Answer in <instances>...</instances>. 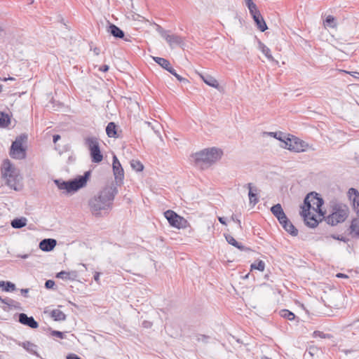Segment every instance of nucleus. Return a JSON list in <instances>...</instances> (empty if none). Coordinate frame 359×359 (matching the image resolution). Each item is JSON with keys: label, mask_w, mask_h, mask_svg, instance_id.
<instances>
[{"label": "nucleus", "mask_w": 359, "mask_h": 359, "mask_svg": "<svg viewBox=\"0 0 359 359\" xmlns=\"http://www.w3.org/2000/svg\"><path fill=\"white\" fill-rule=\"evenodd\" d=\"M117 193V187L113 184L103 187L88 201V206L92 214L97 217L102 215V211L106 212L111 210Z\"/></svg>", "instance_id": "1"}, {"label": "nucleus", "mask_w": 359, "mask_h": 359, "mask_svg": "<svg viewBox=\"0 0 359 359\" xmlns=\"http://www.w3.org/2000/svg\"><path fill=\"white\" fill-rule=\"evenodd\" d=\"M222 151L219 149L212 147L205 149L193 155L195 164L203 168V165L210 166L219 160L222 156Z\"/></svg>", "instance_id": "2"}, {"label": "nucleus", "mask_w": 359, "mask_h": 359, "mask_svg": "<svg viewBox=\"0 0 359 359\" xmlns=\"http://www.w3.org/2000/svg\"><path fill=\"white\" fill-rule=\"evenodd\" d=\"M90 175L91 171L88 170L83 175H79L73 180L68 181L55 180L54 182L59 189L65 190L67 193H74L86 187Z\"/></svg>", "instance_id": "3"}, {"label": "nucleus", "mask_w": 359, "mask_h": 359, "mask_svg": "<svg viewBox=\"0 0 359 359\" xmlns=\"http://www.w3.org/2000/svg\"><path fill=\"white\" fill-rule=\"evenodd\" d=\"M1 175L6 180V184L10 188L18 191V183L20 181L19 170L11 163L10 160L6 159L1 165Z\"/></svg>", "instance_id": "4"}, {"label": "nucleus", "mask_w": 359, "mask_h": 359, "mask_svg": "<svg viewBox=\"0 0 359 359\" xmlns=\"http://www.w3.org/2000/svg\"><path fill=\"white\" fill-rule=\"evenodd\" d=\"M84 144L90 151L92 162L100 163L103 159V156L100 151L98 139L96 137H88L85 139Z\"/></svg>", "instance_id": "5"}, {"label": "nucleus", "mask_w": 359, "mask_h": 359, "mask_svg": "<svg viewBox=\"0 0 359 359\" xmlns=\"http://www.w3.org/2000/svg\"><path fill=\"white\" fill-rule=\"evenodd\" d=\"M27 139V136L25 134H22L17 137L15 140L13 142L10 156L16 159H23L26 156V151L23 147L22 144Z\"/></svg>", "instance_id": "6"}, {"label": "nucleus", "mask_w": 359, "mask_h": 359, "mask_svg": "<svg viewBox=\"0 0 359 359\" xmlns=\"http://www.w3.org/2000/svg\"><path fill=\"white\" fill-rule=\"evenodd\" d=\"M281 147L299 153L305 151L309 147V144L298 137L292 135L291 137H287L286 140H283Z\"/></svg>", "instance_id": "7"}, {"label": "nucleus", "mask_w": 359, "mask_h": 359, "mask_svg": "<svg viewBox=\"0 0 359 359\" xmlns=\"http://www.w3.org/2000/svg\"><path fill=\"white\" fill-rule=\"evenodd\" d=\"M323 203V198H320L317 193L311 192L308 194L304 198V205L302 206V209L304 208L306 210H310L311 208H313L314 210L323 215V212L320 209Z\"/></svg>", "instance_id": "8"}, {"label": "nucleus", "mask_w": 359, "mask_h": 359, "mask_svg": "<svg viewBox=\"0 0 359 359\" xmlns=\"http://www.w3.org/2000/svg\"><path fill=\"white\" fill-rule=\"evenodd\" d=\"M348 216V210L346 205H336L333 208V212L330 215L326 220L328 224L334 226L338 223L344 222Z\"/></svg>", "instance_id": "9"}, {"label": "nucleus", "mask_w": 359, "mask_h": 359, "mask_svg": "<svg viewBox=\"0 0 359 359\" xmlns=\"http://www.w3.org/2000/svg\"><path fill=\"white\" fill-rule=\"evenodd\" d=\"M165 217L168 219L170 226L177 229H185L188 226V222L184 217L178 215L175 212L168 210L164 212Z\"/></svg>", "instance_id": "10"}, {"label": "nucleus", "mask_w": 359, "mask_h": 359, "mask_svg": "<svg viewBox=\"0 0 359 359\" xmlns=\"http://www.w3.org/2000/svg\"><path fill=\"white\" fill-rule=\"evenodd\" d=\"M112 168L116 184H121L124 177V171L121 163L115 155L113 156Z\"/></svg>", "instance_id": "11"}, {"label": "nucleus", "mask_w": 359, "mask_h": 359, "mask_svg": "<svg viewBox=\"0 0 359 359\" xmlns=\"http://www.w3.org/2000/svg\"><path fill=\"white\" fill-rule=\"evenodd\" d=\"M301 215L304 217V220L308 226L314 228L318 226V222L314 215H311L310 210H306L303 208Z\"/></svg>", "instance_id": "12"}, {"label": "nucleus", "mask_w": 359, "mask_h": 359, "mask_svg": "<svg viewBox=\"0 0 359 359\" xmlns=\"http://www.w3.org/2000/svg\"><path fill=\"white\" fill-rule=\"evenodd\" d=\"M250 14L252 16L257 28L261 32H264L268 29L265 20L258 9L254 11L253 13H250Z\"/></svg>", "instance_id": "13"}, {"label": "nucleus", "mask_w": 359, "mask_h": 359, "mask_svg": "<svg viewBox=\"0 0 359 359\" xmlns=\"http://www.w3.org/2000/svg\"><path fill=\"white\" fill-rule=\"evenodd\" d=\"M18 321L25 325L31 328L36 329L39 327V323L32 316L29 317L27 314L21 313L18 316Z\"/></svg>", "instance_id": "14"}, {"label": "nucleus", "mask_w": 359, "mask_h": 359, "mask_svg": "<svg viewBox=\"0 0 359 359\" xmlns=\"http://www.w3.org/2000/svg\"><path fill=\"white\" fill-rule=\"evenodd\" d=\"M279 223L282 225L283 228L288 232L290 235L293 236H296L298 234V230L296 227L292 224V222L289 220L287 216H285V218L281 219L278 221Z\"/></svg>", "instance_id": "15"}, {"label": "nucleus", "mask_w": 359, "mask_h": 359, "mask_svg": "<svg viewBox=\"0 0 359 359\" xmlns=\"http://www.w3.org/2000/svg\"><path fill=\"white\" fill-rule=\"evenodd\" d=\"M164 39L167 41L171 48H174L175 46H181L184 43L182 37L176 34H167Z\"/></svg>", "instance_id": "16"}, {"label": "nucleus", "mask_w": 359, "mask_h": 359, "mask_svg": "<svg viewBox=\"0 0 359 359\" xmlns=\"http://www.w3.org/2000/svg\"><path fill=\"white\" fill-rule=\"evenodd\" d=\"M57 245L54 238H44L39 243V248L43 252H50Z\"/></svg>", "instance_id": "17"}, {"label": "nucleus", "mask_w": 359, "mask_h": 359, "mask_svg": "<svg viewBox=\"0 0 359 359\" xmlns=\"http://www.w3.org/2000/svg\"><path fill=\"white\" fill-rule=\"evenodd\" d=\"M348 195L350 201H352L354 210L359 215V192L354 188L349 189Z\"/></svg>", "instance_id": "18"}, {"label": "nucleus", "mask_w": 359, "mask_h": 359, "mask_svg": "<svg viewBox=\"0 0 359 359\" xmlns=\"http://www.w3.org/2000/svg\"><path fill=\"white\" fill-rule=\"evenodd\" d=\"M249 189L248 192V196L250 200V203L252 204L253 205H256L259 202L258 198V189L255 187L252 186V183H248L246 184Z\"/></svg>", "instance_id": "19"}, {"label": "nucleus", "mask_w": 359, "mask_h": 359, "mask_svg": "<svg viewBox=\"0 0 359 359\" xmlns=\"http://www.w3.org/2000/svg\"><path fill=\"white\" fill-rule=\"evenodd\" d=\"M56 277L65 280H76L78 278V273L76 271H62L57 273Z\"/></svg>", "instance_id": "20"}, {"label": "nucleus", "mask_w": 359, "mask_h": 359, "mask_svg": "<svg viewBox=\"0 0 359 359\" xmlns=\"http://www.w3.org/2000/svg\"><path fill=\"white\" fill-rule=\"evenodd\" d=\"M16 344L18 346L24 348L29 353L35 355H38L37 346L35 345L34 344H33L29 341H23V342L17 341Z\"/></svg>", "instance_id": "21"}, {"label": "nucleus", "mask_w": 359, "mask_h": 359, "mask_svg": "<svg viewBox=\"0 0 359 359\" xmlns=\"http://www.w3.org/2000/svg\"><path fill=\"white\" fill-rule=\"evenodd\" d=\"M107 32H109L114 37L118 39H123L125 36L124 32L122 29L111 23H109Z\"/></svg>", "instance_id": "22"}, {"label": "nucleus", "mask_w": 359, "mask_h": 359, "mask_svg": "<svg viewBox=\"0 0 359 359\" xmlns=\"http://www.w3.org/2000/svg\"><path fill=\"white\" fill-rule=\"evenodd\" d=\"M225 238L227 243L235 248H238L241 251H249L250 249L243 245L241 243L238 242L231 235L226 234L225 235Z\"/></svg>", "instance_id": "23"}, {"label": "nucleus", "mask_w": 359, "mask_h": 359, "mask_svg": "<svg viewBox=\"0 0 359 359\" xmlns=\"http://www.w3.org/2000/svg\"><path fill=\"white\" fill-rule=\"evenodd\" d=\"M271 212L278 219V221L283 218L284 219L285 216L286 215L280 203L273 205L271 208Z\"/></svg>", "instance_id": "24"}, {"label": "nucleus", "mask_w": 359, "mask_h": 359, "mask_svg": "<svg viewBox=\"0 0 359 359\" xmlns=\"http://www.w3.org/2000/svg\"><path fill=\"white\" fill-rule=\"evenodd\" d=\"M202 80L208 86L215 88H218L219 85L218 81L210 75H201Z\"/></svg>", "instance_id": "25"}, {"label": "nucleus", "mask_w": 359, "mask_h": 359, "mask_svg": "<svg viewBox=\"0 0 359 359\" xmlns=\"http://www.w3.org/2000/svg\"><path fill=\"white\" fill-rule=\"evenodd\" d=\"M0 288L2 289L4 292H13L16 290L15 285L10 281H4L1 280L0 281Z\"/></svg>", "instance_id": "26"}, {"label": "nucleus", "mask_w": 359, "mask_h": 359, "mask_svg": "<svg viewBox=\"0 0 359 359\" xmlns=\"http://www.w3.org/2000/svg\"><path fill=\"white\" fill-rule=\"evenodd\" d=\"M153 60L164 69L168 71L171 68L170 62L167 59L160 57H153Z\"/></svg>", "instance_id": "27"}, {"label": "nucleus", "mask_w": 359, "mask_h": 359, "mask_svg": "<svg viewBox=\"0 0 359 359\" xmlns=\"http://www.w3.org/2000/svg\"><path fill=\"white\" fill-rule=\"evenodd\" d=\"M351 233L353 236L359 237V217L352 220L350 226Z\"/></svg>", "instance_id": "28"}, {"label": "nucleus", "mask_w": 359, "mask_h": 359, "mask_svg": "<svg viewBox=\"0 0 359 359\" xmlns=\"http://www.w3.org/2000/svg\"><path fill=\"white\" fill-rule=\"evenodd\" d=\"M106 133L109 137H116V125L114 122H110L106 127Z\"/></svg>", "instance_id": "29"}, {"label": "nucleus", "mask_w": 359, "mask_h": 359, "mask_svg": "<svg viewBox=\"0 0 359 359\" xmlns=\"http://www.w3.org/2000/svg\"><path fill=\"white\" fill-rule=\"evenodd\" d=\"M27 224V219L25 217L16 218L12 220L11 226L14 229H20L25 226Z\"/></svg>", "instance_id": "30"}, {"label": "nucleus", "mask_w": 359, "mask_h": 359, "mask_svg": "<svg viewBox=\"0 0 359 359\" xmlns=\"http://www.w3.org/2000/svg\"><path fill=\"white\" fill-rule=\"evenodd\" d=\"M50 316L55 321H61L66 319V315L59 309L53 310L51 311Z\"/></svg>", "instance_id": "31"}, {"label": "nucleus", "mask_w": 359, "mask_h": 359, "mask_svg": "<svg viewBox=\"0 0 359 359\" xmlns=\"http://www.w3.org/2000/svg\"><path fill=\"white\" fill-rule=\"evenodd\" d=\"M11 123V118L8 114L0 112V127L6 128Z\"/></svg>", "instance_id": "32"}, {"label": "nucleus", "mask_w": 359, "mask_h": 359, "mask_svg": "<svg viewBox=\"0 0 359 359\" xmlns=\"http://www.w3.org/2000/svg\"><path fill=\"white\" fill-rule=\"evenodd\" d=\"M259 48L263 54L271 61L273 60V57L271 54V50L265 46L262 42L259 41Z\"/></svg>", "instance_id": "33"}, {"label": "nucleus", "mask_w": 359, "mask_h": 359, "mask_svg": "<svg viewBox=\"0 0 359 359\" xmlns=\"http://www.w3.org/2000/svg\"><path fill=\"white\" fill-rule=\"evenodd\" d=\"M280 313L283 318L287 319L289 320H292L295 318V315L287 309L281 310Z\"/></svg>", "instance_id": "34"}, {"label": "nucleus", "mask_w": 359, "mask_h": 359, "mask_svg": "<svg viewBox=\"0 0 359 359\" xmlns=\"http://www.w3.org/2000/svg\"><path fill=\"white\" fill-rule=\"evenodd\" d=\"M325 24L332 28L336 27L337 26L336 20L332 15H328L326 17Z\"/></svg>", "instance_id": "35"}, {"label": "nucleus", "mask_w": 359, "mask_h": 359, "mask_svg": "<svg viewBox=\"0 0 359 359\" xmlns=\"http://www.w3.org/2000/svg\"><path fill=\"white\" fill-rule=\"evenodd\" d=\"M168 72H170V74H172L179 81L183 82V83H188L189 82V81L187 79L183 78L180 75H179L176 72L175 69H173L172 67H171V68H170V69H168Z\"/></svg>", "instance_id": "36"}, {"label": "nucleus", "mask_w": 359, "mask_h": 359, "mask_svg": "<svg viewBox=\"0 0 359 359\" xmlns=\"http://www.w3.org/2000/svg\"><path fill=\"white\" fill-rule=\"evenodd\" d=\"M265 268V264L263 261L259 260L257 262H255L251 264V269H257L260 271H263Z\"/></svg>", "instance_id": "37"}, {"label": "nucleus", "mask_w": 359, "mask_h": 359, "mask_svg": "<svg viewBox=\"0 0 359 359\" xmlns=\"http://www.w3.org/2000/svg\"><path fill=\"white\" fill-rule=\"evenodd\" d=\"M131 166L136 171H142L144 168L143 165L138 161H132Z\"/></svg>", "instance_id": "38"}, {"label": "nucleus", "mask_w": 359, "mask_h": 359, "mask_svg": "<svg viewBox=\"0 0 359 359\" xmlns=\"http://www.w3.org/2000/svg\"><path fill=\"white\" fill-rule=\"evenodd\" d=\"M246 6H248L250 13H253L254 11L257 9L256 4L252 0H245Z\"/></svg>", "instance_id": "39"}, {"label": "nucleus", "mask_w": 359, "mask_h": 359, "mask_svg": "<svg viewBox=\"0 0 359 359\" xmlns=\"http://www.w3.org/2000/svg\"><path fill=\"white\" fill-rule=\"evenodd\" d=\"M156 30L161 35L162 38H165L167 34L169 32L167 30H165L161 26L158 25H156Z\"/></svg>", "instance_id": "40"}, {"label": "nucleus", "mask_w": 359, "mask_h": 359, "mask_svg": "<svg viewBox=\"0 0 359 359\" xmlns=\"http://www.w3.org/2000/svg\"><path fill=\"white\" fill-rule=\"evenodd\" d=\"M313 336L314 337H320V338H323V339L330 338V337H331L330 334H325L323 332H320V331H318V330L314 331L313 333Z\"/></svg>", "instance_id": "41"}, {"label": "nucleus", "mask_w": 359, "mask_h": 359, "mask_svg": "<svg viewBox=\"0 0 359 359\" xmlns=\"http://www.w3.org/2000/svg\"><path fill=\"white\" fill-rule=\"evenodd\" d=\"M208 339H209V336H207L205 334H199L197 337L198 341H202L205 344L208 342Z\"/></svg>", "instance_id": "42"}, {"label": "nucleus", "mask_w": 359, "mask_h": 359, "mask_svg": "<svg viewBox=\"0 0 359 359\" xmlns=\"http://www.w3.org/2000/svg\"><path fill=\"white\" fill-rule=\"evenodd\" d=\"M51 335L53 337H59L60 339H63L65 337V334L63 332L57 330H53L51 332Z\"/></svg>", "instance_id": "43"}, {"label": "nucleus", "mask_w": 359, "mask_h": 359, "mask_svg": "<svg viewBox=\"0 0 359 359\" xmlns=\"http://www.w3.org/2000/svg\"><path fill=\"white\" fill-rule=\"evenodd\" d=\"M55 285V282L53 280H48L45 283V287L47 289H52V288H53Z\"/></svg>", "instance_id": "44"}, {"label": "nucleus", "mask_w": 359, "mask_h": 359, "mask_svg": "<svg viewBox=\"0 0 359 359\" xmlns=\"http://www.w3.org/2000/svg\"><path fill=\"white\" fill-rule=\"evenodd\" d=\"M271 134L273 135V136L274 137H276V139L280 140L282 143H283V140H285V139L283 138V134L282 133H271Z\"/></svg>", "instance_id": "45"}, {"label": "nucleus", "mask_w": 359, "mask_h": 359, "mask_svg": "<svg viewBox=\"0 0 359 359\" xmlns=\"http://www.w3.org/2000/svg\"><path fill=\"white\" fill-rule=\"evenodd\" d=\"M66 359H81V358L75 353H70L67 355Z\"/></svg>", "instance_id": "46"}, {"label": "nucleus", "mask_w": 359, "mask_h": 359, "mask_svg": "<svg viewBox=\"0 0 359 359\" xmlns=\"http://www.w3.org/2000/svg\"><path fill=\"white\" fill-rule=\"evenodd\" d=\"M109 67L107 65H104L99 67V70L102 72H107L109 70Z\"/></svg>", "instance_id": "47"}, {"label": "nucleus", "mask_w": 359, "mask_h": 359, "mask_svg": "<svg viewBox=\"0 0 359 359\" xmlns=\"http://www.w3.org/2000/svg\"><path fill=\"white\" fill-rule=\"evenodd\" d=\"M100 272H95L94 274V280L97 283H99V282H100Z\"/></svg>", "instance_id": "48"}, {"label": "nucleus", "mask_w": 359, "mask_h": 359, "mask_svg": "<svg viewBox=\"0 0 359 359\" xmlns=\"http://www.w3.org/2000/svg\"><path fill=\"white\" fill-rule=\"evenodd\" d=\"M231 219H232V220H233V221L236 222L238 224V227H239L240 229H241V228H242V226H241V220H240V219H235V218H234V215H232Z\"/></svg>", "instance_id": "49"}, {"label": "nucleus", "mask_w": 359, "mask_h": 359, "mask_svg": "<svg viewBox=\"0 0 359 359\" xmlns=\"http://www.w3.org/2000/svg\"><path fill=\"white\" fill-rule=\"evenodd\" d=\"M61 137L60 135H54L53 137V140L54 143H56L59 140H60Z\"/></svg>", "instance_id": "50"}, {"label": "nucleus", "mask_w": 359, "mask_h": 359, "mask_svg": "<svg viewBox=\"0 0 359 359\" xmlns=\"http://www.w3.org/2000/svg\"><path fill=\"white\" fill-rule=\"evenodd\" d=\"M93 53H95V55H98L100 53V50L99 48L97 47H95L93 49Z\"/></svg>", "instance_id": "51"}, {"label": "nucleus", "mask_w": 359, "mask_h": 359, "mask_svg": "<svg viewBox=\"0 0 359 359\" xmlns=\"http://www.w3.org/2000/svg\"><path fill=\"white\" fill-rule=\"evenodd\" d=\"M21 293L22 295H24L25 297H27V294L29 292V289H21L20 290Z\"/></svg>", "instance_id": "52"}, {"label": "nucleus", "mask_w": 359, "mask_h": 359, "mask_svg": "<svg viewBox=\"0 0 359 359\" xmlns=\"http://www.w3.org/2000/svg\"><path fill=\"white\" fill-rule=\"evenodd\" d=\"M351 75H352L353 76H354L355 78L359 79V72H351V73H349Z\"/></svg>", "instance_id": "53"}, {"label": "nucleus", "mask_w": 359, "mask_h": 359, "mask_svg": "<svg viewBox=\"0 0 359 359\" xmlns=\"http://www.w3.org/2000/svg\"><path fill=\"white\" fill-rule=\"evenodd\" d=\"M218 219H219V222H220L221 224H224V225H226V219H225V218H224V217H219V218H218Z\"/></svg>", "instance_id": "54"}, {"label": "nucleus", "mask_w": 359, "mask_h": 359, "mask_svg": "<svg viewBox=\"0 0 359 359\" xmlns=\"http://www.w3.org/2000/svg\"><path fill=\"white\" fill-rule=\"evenodd\" d=\"M337 278H348V276L344 273H339L336 276Z\"/></svg>", "instance_id": "55"}, {"label": "nucleus", "mask_w": 359, "mask_h": 359, "mask_svg": "<svg viewBox=\"0 0 359 359\" xmlns=\"http://www.w3.org/2000/svg\"><path fill=\"white\" fill-rule=\"evenodd\" d=\"M332 238H334V239H337V240H339V241H345V238H340L339 236H332Z\"/></svg>", "instance_id": "56"}, {"label": "nucleus", "mask_w": 359, "mask_h": 359, "mask_svg": "<svg viewBox=\"0 0 359 359\" xmlns=\"http://www.w3.org/2000/svg\"><path fill=\"white\" fill-rule=\"evenodd\" d=\"M28 256L29 255L26 254V255H18V257H20L22 259H27L28 257Z\"/></svg>", "instance_id": "57"}, {"label": "nucleus", "mask_w": 359, "mask_h": 359, "mask_svg": "<svg viewBox=\"0 0 359 359\" xmlns=\"http://www.w3.org/2000/svg\"><path fill=\"white\" fill-rule=\"evenodd\" d=\"M3 81H7V80H9V81H11V80H14V78L13 77H9V78H4L2 79Z\"/></svg>", "instance_id": "58"}, {"label": "nucleus", "mask_w": 359, "mask_h": 359, "mask_svg": "<svg viewBox=\"0 0 359 359\" xmlns=\"http://www.w3.org/2000/svg\"><path fill=\"white\" fill-rule=\"evenodd\" d=\"M152 129L154 130L155 133H156L158 135H160V133L158 132V130H155V128L154 126H152Z\"/></svg>", "instance_id": "59"}, {"label": "nucleus", "mask_w": 359, "mask_h": 359, "mask_svg": "<svg viewBox=\"0 0 359 359\" xmlns=\"http://www.w3.org/2000/svg\"><path fill=\"white\" fill-rule=\"evenodd\" d=\"M262 359H271V358H269V357H267V356H263V357L262 358Z\"/></svg>", "instance_id": "60"}, {"label": "nucleus", "mask_w": 359, "mask_h": 359, "mask_svg": "<svg viewBox=\"0 0 359 359\" xmlns=\"http://www.w3.org/2000/svg\"><path fill=\"white\" fill-rule=\"evenodd\" d=\"M81 266L84 267L86 269H87L86 265L85 264H81Z\"/></svg>", "instance_id": "61"}, {"label": "nucleus", "mask_w": 359, "mask_h": 359, "mask_svg": "<svg viewBox=\"0 0 359 359\" xmlns=\"http://www.w3.org/2000/svg\"><path fill=\"white\" fill-rule=\"evenodd\" d=\"M145 124H147L148 126H150V125H151V123H150V122H148V121H146V122H145Z\"/></svg>", "instance_id": "62"}, {"label": "nucleus", "mask_w": 359, "mask_h": 359, "mask_svg": "<svg viewBox=\"0 0 359 359\" xmlns=\"http://www.w3.org/2000/svg\"><path fill=\"white\" fill-rule=\"evenodd\" d=\"M1 91H2V86L0 85V92H1Z\"/></svg>", "instance_id": "63"}, {"label": "nucleus", "mask_w": 359, "mask_h": 359, "mask_svg": "<svg viewBox=\"0 0 359 359\" xmlns=\"http://www.w3.org/2000/svg\"><path fill=\"white\" fill-rule=\"evenodd\" d=\"M30 1H31L30 4H32L34 2V0H30Z\"/></svg>", "instance_id": "64"}]
</instances>
